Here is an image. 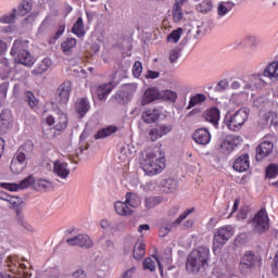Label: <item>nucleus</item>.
Here are the masks:
<instances>
[{
  "label": "nucleus",
  "mask_w": 278,
  "mask_h": 278,
  "mask_svg": "<svg viewBox=\"0 0 278 278\" xmlns=\"http://www.w3.org/2000/svg\"><path fill=\"white\" fill-rule=\"evenodd\" d=\"M181 34H184V28H177L176 30H173L167 36V42H173V45H177L181 38Z\"/></svg>",
  "instance_id": "nucleus-38"
},
{
  "label": "nucleus",
  "mask_w": 278,
  "mask_h": 278,
  "mask_svg": "<svg viewBox=\"0 0 278 278\" xmlns=\"http://www.w3.org/2000/svg\"><path fill=\"white\" fill-rule=\"evenodd\" d=\"M273 149H275L273 141L264 140L261 142V144L256 148V162H262L264 157H268V155L273 153Z\"/></svg>",
  "instance_id": "nucleus-13"
},
{
  "label": "nucleus",
  "mask_w": 278,
  "mask_h": 278,
  "mask_svg": "<svg viewBox=\"0 0 278 278\" xmlns=\"http://www.w3.org/2000/svg\"><path fill=\"white\" fill-rule=\"evenodd\" d=\"M186 0H176L173 7V18L175 23H179L181 18H184V12L181 11V8L184 7V2Z\"/></svg>",
  "instance_id": "nucleus-27"
},
{
  "label": "nucleus",
  "mask_w": 278,
  "mask_h": 278,
  "mask_svg": "<svg viewBox=\"0 0 278 278\" xmlns=\"http://www.w3.org/2000/svg\"><path fill=\"white\" fill-rule=\"evenodd\" d=\"M71 90H72V84L68 80H65L56 91V99L59 103H68V99H71Z\"/></svg>",
  "instance_id": "nucleus-14"
},
{
  "label": "nucleus",
  "mask_w": 278,
  "mask_h": 278,
  "mask_svg": "<svg viewBox=\"0 0 278 278\" xmlns=\"http://www.w3.org/2000/svg\"><path fill=\"white\" fill-rule=\"evenodd\" d=\"M35 178L34 176H28L25 179H23L18 186H20V190H24V188H29V186H31V184H34Z\"/></svg>",
  "instance_id": "nucleus-50"
},
{
  "label": "nucleus",
  "mask_w": 278,
  "mask_h": 278,
  "mask_svg": "<svg viewBox=\"0 0 278 278\" xmlns=\"http://www.w3.org/2000/svg\"><path fill=\"white\" fill-rule=\"evenodd\" d=\"M252 227L256 233H265L268 229V215L266 212H258L252 219Z\"/></svg>",
  "instance_id": "nucleus-10"
},
{
  "label": "nucleus",
  "mask_w": 278,
  "mask_h": 278,
  "mask_svg": "<svg viewBox=\"0 0 278 278\" xmlns=\"http://www.w3.org/2000/svg\"><path fill=\"white\" fill-rule=\"evenodd\" d=\"M217 86L219 91L227 90V88H229V80L223 79L217 84Z\"/></svg>",
  "instance_id": "nucleus-59"
},
{
  "label": "nucleus",
  "mask_w": 278,
  "mask_h": 278,
  "mask_svg": "<svg viewBox=\"0 0 278 278\" xmlns=\"http://www.w3.org/2000/svg\"><path fill=\"white\" fill-rule=\"evenodd\" d=\"M210 262V249L200 247L193 250L187 258V270L190 273H199L207 266Z\"/></svg>",
  "instance_id": "nucleus-3"
},
{
  "label": "nucleus",
  "mask_w": 278,
  "mask_h": 278,
  "mask_svg": "<svg viewBox=\"0 0 278 278\" xmlns=\"http://www.w3.org/2000/svg\"><path fill=\"white\" fill-rule=\"evenodd\" d=\"M28 45L29 41L27 40H15L11 48V55L17 64H23V66H27L29 68L34 66L36 59H34L29 53Z\"/></svg>",
  "instance_id": "nucleus-4"
},
{
  "label": "nucleus",
  "mask_w": 278,
  "mask_h": 278,
  "mask_svg": "<svg viewBox=\"0 0 278 278\" xmlns=\"http://www.w3.org/2000/svg\"><path fill=\"white\" fill-rule=\"evenodd\" d=\"M111 92H112V84H102L97 89L98 99H100V101H103L106 94Z\"/></svg>",
  "instance_id": "nucleus-33"
},
{
  "label": "nucleus",
  "mask_w": 278,
  "mask_h": 278,
  "mask_svg": "<svg viewBox=\"0 0 278 278\" xmlns=\"http://www.w3.org/2000/svg\"><path fill=\"white\" fill-rule=\"evenodd\" d=\"M181 55V50L180 49H173L169 52V62L170 64H175L177 60H179V56Z\"/></svg>",
  "instance_id": "nucleus-51"
},
{
  "label": "nucleus",
  "mask_w": 278,
  "mask_h": 278,
  "mask_svg": "<svg viewBox=\"0 0 278 278\" xmlns=\"http://www.w3.org/2000/svg\"><path fill=\"white\" fill-rule=\"evenodd\" d=\"M169 131H173V127L166 126V125L152 128L149 132L150 140H152V142H155L157 138H162V136H166V134H169Z\"/></svg>",
  "instance_id": "nucleus-19"
},
{
  "label": "nucleus",
  "mask_w": 278,
  "mask_h": 278,
  "mask_svg": "<svg viewBox=\"0 0 278 278\" xmlns=\"http://www.w3.org/2000/svg\"><path fill=\"white\" fill-rule=\"evenodd\" d=\"M249 216V206H243L240 208L237 218L238 220H244Z\"/></svg>",
  "instance_id": "nucleus-55"
},
{
  "label": "nucleus",
  "mask_w": 278,
  "mask_h": 278,
  "mask_svg": "<svg viewBox=\"0 0 278 278\" xmlns=\"http://www.w3.org/2000/svg\"><path fill=\"white\" fill-rule=\"evenodd\" d=\"M257 264H260V257H257L253 251H247L241 256L239 270L242 275H249L251 270H255Z\"/></svg>",
  "instance_id": "nucleus-8"
},
{
  "label": "nucleus",
  "mask_w": 278,
  "mask_h": 278,
  "mask_svg": "<svg viewBox=\"0 0 278 278\" xmlns=\"http://www.w3.org/2000/svg\"><path fill=\"white\" fill-rule=\"evenodd\" d=\"M31 1L29 0H23L18 5L17 9H13L12 13L9 15H3L0 17V23H5L8 25L14 23L16 21V16H26V14H29L31 12Z\"/></svg>",
  "instance_id": "nucleus-7"
},
{
  "label": "nucleus",
  "mask_w": 278,
  "mask_h": 278,
  "mask_svg": "<svg viewBox=\"0 0 278 278\" xmlns=\"http://www.w3.org/2000/svg\"><path fill=\"white\" fill-rule=\"evenodd\" d=\"M162 112L157 109L148 110L142 113L141 118L143 123H148V125H151V123H156V121L160 119Z\"/></svg>",
  "instance_id": "nucleus-22"
},
{
  "label": "nucleus",
  "mask_w": 278,
  "mask_h": 278,
  "mask_svg": "<svg viewBox=\"0 0 278 278\" xmlns=\"http://www.w3.org/2000/svg\"><path fill=\"white\" fill-rule=\"evenodd\" d=\"M263 77H267L271 81L278 80V62L269 63L265 70L263 75H251L243 79V91L242 92H254V90H260L266 81Z\"/></svg>",
  "instance_id": "nucleus-2"
},
{
  "label": "nucleus",
  "mask_w": 278,
  "mask_h": 278,
  "mask_svg": "<svg viewBox=\"0 0 278 278\" xmlns=\"http://www.w3.org/2000/svg\"><path fill=\"white\" fill-rule=\"evenodd\" d=\"M278 175V165L277 164H269L265 172L266 179H275Z\"/></svg>",
  "instance_id": "nucleus-41"
},
{
  "label": "nucleus",
  "mask_w": 278,
  "mask_h": 278,
  "mask_svg": "<svg viewBox=\"0 0 278 278\" xmlns=\"http://www.w3.org/2000/svg\"><path fill=\"white\" fill-rule=\"evenodd\" d=\"M72 34H75L78 38L86 36V28L84 27V18L78 17L72 27Z\"/></svg>",
  "instance_id": "nucleus-28"
},
{
  "label": "nucleus",
  "mask_w": 278,
  "mask_h": 278,
  "mask_svg": "<svg viewBox=\"0 0 278 278\" xmlns=\"http://www.w3.org/2000/svg\"><path fill=\"white\" fill-rule=\"evenodd\" d=\"M231 236H233V229H231V227L219 228L214 235V247L220 249V247L227 243Z\"/></svg>",
  "instance_id": "nucleus-12"
},
{
  "label": "nucleus",
  "mask_w": 278,
  "mask_h": 278,
  "mask_svg": "<svg viewBox=\"0 0 278 278\" xmlns=\"http://www.w3.org/2000/svg\"><path fill=\"white\" fill-rule=\"evenodd\" d=\"M164 152L162 149L155 148L151 152H142L139 157V166L143 169L146 175L150 177L162 173L164 168Z\"/></svg>",
  "instance_id": "nucleus-1"
},
{
  "label": "nucleus",
  "mask_w": 278,
  "mask_h": 278,
  "mask_svg": "<svg viewBox=\"0 0 278 278\" xmlns=\"http://www.w3.org/2000/svg\"><path fill=\"white\" fill-rule=\"evenodd\" d=\"M8 203H10L11 207L14 210H18L21 203H23V200L21 198L11 197L9 198Z\"/></svg>",
  "instance_id": "nucleus-54"
},
{
  "label": "nucleus",
  "mask_w": 278,
  "mask_h": 278,
  "mask_svg": "<svg viewBox=\"0 0 278 278\" xmlns=\"http://www.w3.org/2000/svg\"><path fill=\"white\" fill-rule=\"evenodd\" d=\"M265 119L267 123H270V127L277 129L278 127V114L274 112H269L265 115Z\"/></svg>",
  "instance_id": "nucleus-42"
},
{
  "label": "nucleus",
  "mask_w": 278,
  "mask_h": 278,
  "mask_svg": "<svg viewBox=\"0 0 278 278\" xmlns=\"http://www.w3.org/2000/svg\"><path fill=\"white\" fill-rule=\"evenodd\" d=\"M271 268H273V273L278 276V252H276L275 256H274V261L271 264Z\"/></svg>",
  "instance_id": "nucleus-58"
},
{
  "label": "nucleus",
  "mask_w": 278,
  "mask_h": 278,
  "mask_svg": "<svg viewBox=\"0 0 278 278\" xmlns=\"http://www.w3.org/2000/svg\"><path fill=\"white\" fill-rule=\"evenodd\" d=\"M205 118L208 123L213 125H218V121H220V111L217 108H211L205 115Z\"/></svg>",
  "instance_id": "nucleus-30"
},
{
  "label": "nucleus",
  "mask_w": 278,
  "mask_h": 278,
  "mask_svg": "<svg viewBox=\"0 0 278 278\" xmlns=\"http://www.w3.org/2000/svg\"><path fill=\"white\" fill-rule=\"evenodd\" d=\"M53 173L61 179H67L68 175H71V169L67 163L55 161L53 164Z\"/></svg>",
  "instance_id": "nucleus-16"
},
{
  "label": "nucleus",
  "mask_w": 278,
  "mask_h": 278,
  "mask_svg": "<svg viewBox=\"0 0 278 278\" xmlns=\"http://www.w3.org/2000/svg\"><path fill=\"white\" fill-rule=\"evenodd\" d=\"M205 99H206L205 94H203V93H198V94L191 97L187 110H191V108H194V105H199V103H203V101H205Z\"/></svg>",
  "instance_id": "nucleus-40"
},
{
  "label": "nucleus",
  "mask_w": 278,
  "mask_h": 278,
  "mask_svg": "<svg viewBox=\"0 0 278 278\" xmlns=\"http://www.w3.org/2000/svg\"><path fill=\"white\" fill-rule=\"evenodd\" d=\"M195 208L191 207L188 208L187 211H185L174 223L173 225H181V223H184V220H186L188 218V216H190V214H194Z\"/></svg>",
  "instance_id": "nucleus-43"
},
{
  "label": "nucleus",
  "mask_w": 278,
  "mask_h": 278,
  "mask_svg": "<svg viewBox=\"0 0 278 278\" xmlns=\"http://www.w3.org/2000/svg\"><path fill=\"white\" fill-rule=\"evenodd\" d=\"M249 121V109H239L235 113H227L224 118V124L230 131H240L244 127V123Z\"/></svg>",
  "instance_id": "nucleus-6"
},
{
  "label": "nucleus",
  "mask_w": 278,
  "mask_h": 278,
  "mask_svg": "<svg viewBox=\"0 0 278 278\" xmlns=\"http://www.w3.org/2000/svg\"><path fill=\"white\" fill-rule=\"evenodd\" d=\"M7 190H10L11 192H16V190H21V187L18 184H8Z\"/></svg>",
  "instance_id": "nucleus-64"
},
{
  "label": "nucleus",
  "mask_w": 278,
  "mask_h": 278,
  "mask_svg": "<svg viewBox=\"0 0 278 278\" xmlns=\"http://www.w3.org/2000/svg\"><path fill=\"white\" fill-rule=\"evenodd\" d=\"M118 131V127L116 126H108L102 128L98 134L94 136L96 140H100L101 138H108L112 136V134H116Z\"/></svg>",
  "instance_id": "nucleus-32"
},
{
  "label": "nucleus",
  "mask_w": 278,
  "mask_h": 278,
  "mask_svg": "<svg viewBox=\"0 0 278 278\" xmlns=\"http://www.w3.org/2000/svg\"><path fill=\"white\" fill-rule=\"evenodd\" d=\"M46 123L49 126L54 125V129L56 131H64V129H66L68 126V117L66 116V113L58 111L55 116L49 115L46 119Z\"/></svg>",
  "instance_id": "nucleus-9"
},
{
  "label": "nucleus",
  "mask_w": 278,
  "mask_h": 278,
  "mask_svg": "<svg viewBox=\"0 0 278 278\" xmlns=\"http://www.w3.org/2000/svg\"><path fill=\"white\" fill-rule=\"evenodd\" d=\"M156 99H161L160 91L156 88H150L146 90L141 99V105H149V103H153Z\"/></svg>",
  "instance_id": "nucleus-20"
},
{
  "label": "nucleus",
  "mask_w": 278,
  "mask_h": 278,
  "mask_svg": "<svg viewBox=\"0 0 278 278\" xmlns=\"http://www.w3.org/2000/svg\"><path fill=\"white\" fill-rule=\"evenodd\" d=\"M70 247H80V249H92L94 242L88 235H77L73 238L66 239Z\"/></svg>",
  "instance_id": "nucleus-11"
},
{
  "label": "nucleus",
  "mask_w": 278,
  "mask_h": 278,
  "mask_svg": "<svg viewBox=\"0 0 278 278\" xmlns=\"http://www.w3.org/2000/svg\"><path fill=\"white\" fill-rule=\"evenodd\" d=\"M115 212L119 216H130V214H134V210L129 207L126 200L125 202H122V201L115 202Z\"/></svg>",
  "instance_id": "nucleus-26"
},
{
  "label": "nucleus",
  "mask_w": 278,
  "mask_h": 278,
  "mask_svg": "<svg viewBox=\"0 0 278 278\" xmlns=\"http://www.w3.org/2000/svg\"><path fill=\"white\" fill-rule=\"evenodd\" d=\"M38 13L33 12L26 18H24V23H34V21H36Z\"/></svg>",
  "instance_id": "nucleus-61"
},
{
  "label": "nucleus",
  "mask_w": 278,
  "mask_h": 278,
  "mask_svg": "<svg viewBox=\"0 0 278 278\" xmlns=\"http://www.w3.org/2000/svg\"><path fill=\"white\" fill-rule=\"evenodd\" d=\"M177 186H179V181H177V179L167 178L161 182L160 190L165 194H172V192H175V190H177Z\"/></svg>",
  "instance_id": "nucleus-18"
},
{
  "label": "nucleus",
  "mask_w": 278,
  "mask_h": 278,
  "mask_svg": "<svg viewBox=\"0 0 278 278\" xmlns=\"http://www.w3.org/2000/svg\"><path fill=\"white\" fill-rule=\"evenodd\" d=\"M231 8H233V4L230 2H219L217 7V14L218 16H225L231 12Z\"/></svg>",
  "instance_id": "nucleus-36"
},
{
  "label": "nucleus",
  "mask_w": 278,
  "mask_h": 278,
  "mask_svg": "<svg viewBox=\"0 0 278 278\" xmlns=\"http://www.w3.org/2000/svg\"><path fill=\"white\" fill-rule=\"evenodd\" d=\"M5 51H8V43L0 40V55H5Z\"/></svg>",
  "instance_id": "nucleus-63"
},
{
  "label": "nucleus",
  "mask_w": 278,
  "mask_h": 278,
  "mask_svg": "<svg viewBox=\"0 0 278 278\" xmlns=\"http://www.w3.org/2000/svg\"><path fill=\"white\" fill-rule=\"evenodd\" d=\"M53 65V62L49 58H45L37 64V67L33 71V75H42L47 73Z\"/></svg>",
  "instance_id": "nucleus-25"
},
{
  "label": "nucleus",
  "mask_w": 278,
  "mask_h": 278,
  "mask_svg": "<svg viewBox=\"0 0 278 278\" xmlns=\"http://www.w3.org/2000/svg\"><path fill=\"white\" fill-rule=\"evenodd\" d=\"M34 152V143H25L15 153L11 161L10 169L15 175H18L25 170L27 166V157Z\"/></svg>",
  "instance_id": "nucleus-5"
},
{
  "label": "nucleus",
  "mask_w": 278,
  "mask_h": 278,
  "mask_svg": "<svg viewBox=\"0 0 278 278\" xmlns=\"http://www.w3.org/2000/svg\"><path fill=\"white\" fill-rule=\"evenodd\" d=\"M15 213L16 223L20 224L21 227H25L27 225V222H25V215H23V211H21V208H16Z\"/></svg>",
  "instance_id": "nucleus-48"
},
{
  "label": "nucleus",
  "mask_w": 278,
  "mask_h": 278,
  "mask_svg": "<svg viewBox=\"0 0 278 278\" xmlns=\"http://www.w3.org/2000/svg\"><path fill=\"white\" fill-rule=\"evenodd\" d=\"M137 86L134 84H128L122 87V90H124L125 94L128 96V98L131 100V97H134V93L137 90Z\"/></svg>",
  "instance_id": "nucleus-46"
},
{
  "label": "nucleus",
  "mask_w": 278,
  "mask_h": 278,
  "mask_svg": "<svg viewBox=\"0 0 278 278\" xmlns=\"http://www.w3.org/2000/svg\"><path fill=\"white\" fill-rule=\"evenodd\" d=\"M250 166L251 162L249 161L248 153H244L241 156L237 157L233 162V170H237L238 173H247Z\"/></svg>",
  "instance_id": "nucleus-15"
},
{
  "label": "nucleus",
  "mask_w": 278,
  "mask_h": 278,
  "mask_svg": "<svg viewBox=\"0 0 278 278\" xmlns=\"http://www.w3.org/2000/svg\"><path fill=\"white\" fill-rule=\"evenodd\" d=\"M170 229H173V224H166L165 226H161L159 230L161 238H165V236H168V233H170Z\"/></svg>",
  "instance_id": "nucleus-53"
},
{
  "label": "nucleus",
  "mask_w": 278,
  "mask_h": 278,
  "mask_svg": "<svg viewBox=\"0 0 278 278\" xmlns=\"http://www.w3.org/2000/svg\"><path fill=\"white\" fill-rule=\"evenodd\" d=\"M146 245L144 243H137L135 244L134 248V258L135 260H142V257H144V253H146Z\"/></svg>",
  "instance_id": "nucleus-39"
},
{
  "label": "nucleus",
  "mask_w": 278,
  "mask_h": 278,
  "mask_svg": "<svg viewBox=\"0 0 278 278\" xmlns=\"http://www.w3.org/2000/svg\"><path fill=\"white\" fill-rule=\"evenodd\" d=\"M90 110V103L86 98L78 99L75 103V112L79 115V118H84Z\"/></svg>",
  "instance_id": "nucleus-23"
},
{
  "label": "nucleus",
  "mask_w": 278,
  "mask_h": 278,
  "mask_svg": "<svg viewBox=\"0 0 278 278\" xmlns=\"http://www.w3.org/2000/svg\"><path fill=\"white\" fill-rule=\"evenodd\" d=\"M146 77L147 79H157V77H160V72L148 71Z\"/></svg>",
  "instance_id": "nucleus-62"
},
{
  "label": "nucleus",
  "mask_w": 278,
  "mask_h": 278,
  "mask_svg": "<svg viewBox=\"0 0 278 278\" xmlns=\"http://www.w3.org/2000/svg\"><path fill=\"white\" fill-rule=\"evenodd\" d=\"M159 266V270L161 273V275H164V269L162 268V263H160V260H157V257H147L143 261V268L144 270H150L151 273H153L155 270V268H157Z\"/></svg>",
  "instance_id": "nucleus-21"
},
{
  "label": "nucleus",
  "mask_w": 278,
  "mask_h": 278,
  "mask_svg": "<svg viewBox=\"0 0 278 278\" xmlns=\"http://www.w3.org/2000/svg\"><path fill=\"white\" fill-rule=\"evenodd\" d=\"M135 274H136V267H132V268L127 269V270L122 275V277H123V278H131V277H134Z\"/></svg>",
  "instance_id": "nucleus-60"
},
{
  "label": "nucleus",
  "mask_w": 278,
  "mask_h": 278,
  "mask_svg": "<svg viewBox=\"0 0 278 278\" xmlns=\"http://www.w3.org/2000/svg\"><path fill=\"white\" fill-rule=\"evenodd\" d=\"M126 203L128 204V207H139L140 206V198L131 192L126 193Z\"/></svg>",
  "instance_id": "nucleus-35"
},
{
  "label": "nucleus",
  "mask_w": 278,
  "mask_h": 278,
  "mask_svg": "<svg viewBox=\"0 0 278 278\" xmlns=\"http://www.w3.org/2000/svg\"><path fill=\"white\" fill-rule=\"evenodd\" d=\"M193 140L197 142V144H210V140H212V136L210 135V131H207L206 128H200L194 131L193 134Z\"/></svg>",
  "instance_id": "nucleus-17"
},
{
  "label": "nucleus",
  "mask_w": 278,
  "mask_h": 278,
  "mask_svg": "<svg viewBox=\"0 0 278 278\" xmlns=\"http://www.w3.org/2000/svg\"><path fill=\"white\" fill-rule=\"evenodd\" d=\"M236 140H240V137H237V138L229 137L226 140H224L223 143L220 144L223 151H225V153H231V151H233V149L238 147V143L236 142Z\"/></svg>",
  "instance_id": "nucleus-29"
},
{
  "label": "nucleus",
  "mask_w": 278,
  "mask_h": 278,
  "mask_svg": "<svg viewBox=\"0 0 278 278\" xmlns=\"http://www.w3.org/2000/svg\"><path fill=\"white\" fill-rule=\"evenodd\" d=\"M25 97L29 108H36V105H38V100L31 91H27Z\"/></svg>",
  "instance_id": "nucleus-47"
},
{
  "label": "nucleus",
  "mask_w": 278,
  "mask_h": 278,
  "mask_svg": "<svg viewBox=\"0 0 278 278\" xmlns=\"http://www.w3.org/2000/svg\"><path fill=\"white\" fill-rule=\"evenodd\" d=\"M75 47H77V40L75 38H67L61 43V49L65 53V55H71Z\"/></svg>",
  "instance_id": "nucleus-31"
},
{
  "label": "nucleus",
  "mask_w": 278,
  "mask_h": 278,
  "mask_svg": "<svg viewBox=\"0 0 278 278\" xmlns=\"http://www.w3.org/2000/svg\"><path fill=\"white\" fill-rule=\"evenodd\" d=\"M155 205H160V198H147L146 207L147 210H153Z\"/></svg>",
  "instance_id": "nucleus-49"
},
{
  "label": "nucleus",
  "mask_w": 278,
  "mask_h": 278,
  "mask_svg": "<svg viewBox=\"0 0 278 278\" xmlns=\"http://www.w3.org/2000/svg\"><path fill=\"white\" fill-rule=\"evenodd\" d=\"M5 264L8 268H10L11 273H14V270H16V260H13L11 256H9L5 261Z\"/></svg>",
  "instance_id": "nucleus-56"
},
{
  "label": "nucleus",
  "mask_w": 278,
  "mask_h": 278,
  "mask_svg": "<svg viewBox=\"0 0 278 278\" xmlns=\"http://www.w3.org/2000/svg\"><path fill=\"white\" fill-rule=\"evenodd\" d=\"M132 75L134 77H140L142 75V63L140 61H136L132 66Z\"/></svg>",
  "instance_id": "nucleus-52"
},
{
  "label": "nucleus",
  "mask_w": 278,
  "mask_h": 278,
  "mask_svg": "<svg viewBox=\"0 0 278 278\" xmlns=\"http://www.w3.org/2000/svg\"><path fill=\"white\" fill-rule=\"evenodd\" d=\"M12 127V112L3 110L0 114V130L10 129Z\"/></svg>",
  "instance_id": "nucleus-24"
},
{
  "label": "nucleus",
  "mask_w": 278,
  "mask_h": 278,
  "mask_svg": "<svg viewBox=\"0 0 278 278\" xmlns=\"http://www.w3.org/2000/svg\"><path fill=\"white\" fill-rule=\"evenodd\" d=\"M214 8V4L212 3V0H203L199 4H197V10L201 12V14H207L211 12Z\"/></svg>",
  "instance_id": "nucleus-34"
},
{
  "label": "nucleus",
  "mask_w": 278,
  "mask_h": 278,
  "mask_svg": "<svg viewBox=\"0 0 278 278\" xmlns=\"http://www.w3.org/2000/svg\"><path fill=\"white\" fill-rule=\"evenodd\" d=\"M114 99L115 101H117L118 103H129L130 99L128 98L127 93L124 92V90H119L114 94Z\"/></svg>",
  "instance_id": "nucleus-44"
},
{
  "label": "nucleus",
  "mask_w": 278,
  "mask_h": 278,
  "mask_svg": "<svg viewBox=\"0 0 278 278\" xmlns=\"http://www.w3.org/2000/svg\"><path fill=\"white\" fill-rule=\"evenodd\" d=\"M36 186H37V190H49V188H53V184L45 179L37 180Z\"/></svg>",
  "instance_id": "nucleus-45"
},
{
  "label": "nucleus",
  "mask_w": 278,
  "mask_h": 278,
  "mask_svg": "<svg viewBox=\"0 0 278 278\" xmlns=\"http://www.w3.org/2000/svg\"><path fill=\"white\" fill-rule=\"evenodd\" d=\"M160 97L163 101H169L170 103H175L177 101V92L173 90L161 91Z\"/></svg>",
  "instance_id": "nucleus-37"
},
{
  "label": "nucleus",
  "mask_w": 278,
  "mask_h": 278,
  "mask_svg": "<svg viewBox=\"0 0 278 278\" xmlns=\"http://www.w3.org/2000/svg\"><path fill=\"white\" fill-rule=\"evenodd\" d=\"M72 276L74 278H88V273L81 268H78L72 274Z\"/></svg>",
  "instance_id": "nucleus-57"
}]
</instances>
